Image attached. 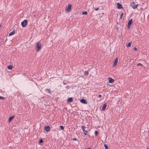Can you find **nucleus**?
Masks as SVG:
<instances>
[{
	"instance_id": "f257e3e1",
	"label": "nucleus",
	"mask_w": 149,
	"mask_h": 149,
	"mask_svg": "<svg viewBox=\"0 0 149 149\" xmlns=\"http://www.w3.org/2000/svg\"><path fill=\"white\" fill-rule=\"evenodd\" d=\"M41 44L40 42H38L36 43V51L38 52L40 49H41Z\"/></svg>"
},
{
	"instance_id": "f03ea898",
	"label": "nucleus",
	"mask_w": 149,
	"mask_h": 149,
	"mask_svg": "<svg viewBox=\"0 0 149 149\" xmlns=\"http://www.w3.org/2000/svg\"><path fill=\"white\" fill-rule=\"evenodd\" d=\"M27 23V19H25L24 21L22 22L21 25L23 27H24L26 26Z\"/></svg>"
},
{
	"instance_id": "7ed1b4c3",
	"label": "nucleus",
	"mask_w": 149,
	"mask_h": 149,
	"mask_svg": "<svg viewBox=\"0 0 149 149\" xmlns=\"http://www.w3.org/2000/svg\"><path fill=\"white\" fill-rule=\"evenodd\" d=\"M132 19H131L127 23V26L128 29H130L131 25L132 24Z\"/></svg>"
},
{
	"instance_id": "20e7f679",
	"label": "nucleus",
	"mask_w": 149,
	"mask_h": 149,
	"mask_svg": "<svg viewBox=\"0 0 149 149\" xmlns=\"http://www.w3.org/2000/svg\"><path fill=\"white\" fill-rule=\"evenodd\" d=\"M118 62V58H117L113 63V67H114L117 65Z\"/></svg>"
},
{
	"instance_id": "39448f33",
	"label": "nucleus",
	"mask_w": 149,
	"mask_h": 149,
	"mask_svg": "<svg viewBox=\"0 0 149 149\" xmlns=\"http://www.w3.org/2000/svg\"><path fill=\"white\" fill-rule=\"evenodd\" d=\"M81 128L84 132V134L85 135H86V134H87V132H88V131H87L85 130V128H86V127L84 126H81Z\"/></svg>"
},
{
	"instance_id": "423d86ee",
	"label": "nucleus",
	"mask_w": 149,
	"mask_h": 149,
	"mask_svg": "<svg viewBox=\"0 0 149 149\" xmlns=\"http://www.w3.org/2000/svg\"><path fill=\"white\" fill-rule=\"evenodd\" d=\"M131 5L133 8L136 9L137 8L138 4L135 5V3L133 2L131 3Z\"/></svg>"
},
{
	"instance_id": "0eeeda50",
	"label": "nucleus",
	"mask_w": 149,
	"mask_h": 149,
	"mask_svg": "<svg viewBox=\"0 0 149 149\" xmlns=\"http://www.w3.org/2000/svg\"><path fill=\"white\" fill-rule=\"evenodd\" d=\"M108 79L109 80V83H112L114 81V79L110 77H109L108 78Z\"/></svg>"
},
{
	"instance_id": "6e6552de",
	"label": "nucleus",
	"mask_w": 149,
	"mask_h": 149,
	"mask_svg": "<svg viewBox=\"0 0 149 149\" xmlns=\"http://www.w3.org/2000/svg\"><path fill=\"white\" fill-rule=\"evenodd\" d=\"M117 8L118 9H120L123 8V6L120 3H118L117 4Z\"/></svg>"
},
{
	"instance_id": "1a4fd4ad",
	"label": "nucleus",
	"mask_w": 149,
	"mask_h": 149,
	"mask_svg": "<svg viewBox=\"0 0 149 149\" xmlns=\"http://www.w3.org/2000/svg\"><path fill=\"white\" fill-rule=\"evenodd\" d=\"M72 7V5L71 4L68 5V7L66 9V10L68 12H70V10Z\"/></svg>"
},
{
	"instance_id": "9d476101",
	"label": "nucleus",
	"mask_w": 149,
	"mask_h": 149,
	"mask_svg": "<svg viewBox=\"0 0 149 149\" xmlns=\"http://www.w3.org/2000/svg\"><path fill=\"white\" fill-rule=\"evenodd\" d=\"M80 102L84 104H86L87 103L85 99H82L80 100Z\"/></svg>"
},
{
	"instance_id": "9b49d317",
	"label": "nucleus",
	"mask_w": 149,
	"mask_h": 149,
	"mask_svg": "<svg viewBox=\"0 0 149 149\" xmlns=\"http://www.w3.org/2000/svg\"><path fill=\"white\" fill-rule=\"evenodd\" d=\"M45 130L47 132H49L50 130V127L49 126L47 125L45 127Z\"/></svg>"
},
{
	"instance_id": "f8f14e48",
	"label": "nucleus",
	"mask_w": 149,
	"mask_h": 149,
	"mask_svg": "<svg viewBox=\"0 0 149 149\" xmlns=\"http://www.w3.org/2000/svg\"><path fill=\"white\" fill-rule=\"evenodd\" d=\"M73 99L72 97H69L68 99V102H72L73 101Z\"/></svg>"
},
{
	"instance_id": "ddd939ff",
	"label": "nucleus",
	"mask_w": 149,
	"mask_h": 149,
	"mask_svg": "<svg viewBox=\"0 0 149 149\" xmlns=\"http://www.w3.org/2000/svg\"><path fill=\"white\" fill-rule=\"evenodd\" d=\"M107 106L106 104H105V103L103 105V106L102 108V110L103 111L104 110V109Z\"/></svg>"
},
{
	"instance_id": "4468645a",
	"label": "nucleus",
	"mask_w": 149,
	"mask_h": 149,
	"mask_svg": "<svg viewBox=\"0 0 149 149\" xmlns=\"http://www.w3.org/2000/svg\"><path fill=\"white\" fill-rule=\"evenodd\" d=\"M14 116L10 117L9 119V120H8L9 122L10 123L11 121V120H12V119L14 118Z\"/></svg>"
},
{
	"instance_id": "2eb2a0df",
	"label": "nucleus",
	"mask_w": 149,
	"mask_h": 149,
	"mask_svg": "<svg viewBox=\"0 0 149 149\" xmlns=\"http://www.w3.org/2000/svg\"><path fill=\"white\" fill-rule=\"evenodd\" d=\"M15 33V30H13L12 32H10L9 33V35L10 36H11V35H13V34H14Z\"/></svg>"
},
{
	"instance_id": "dca6fc26",
	"label": "nucleus",
	"mask_w": 149,
	"mask_h": 149,
	"mask_svg": "<svg viewBox=\"0 0 149 149\" xmlns=\"http://www.w3.org/2000/svg\"><path fill=\"white\" fill-rule=\"evenodd\" d=\"M13 66L11 65H9L8 66V68L9 70H12L13 68Z\"/></svg>"
},
{
	"instance_id": "f3484780",
	"label": "nucleus",
	"mask_w": 149,
	"mask_h": 149,
	"mask_svg": "<svg viewBox=\"0 0 149 149\" xmlns=\"http://www.w3.org/2000/svg\"><path fill=\"white\" fill-rule=\"evenodd\" d=\"M45 91L46 92H47L49 93H51L50 90L49 89H45Z\"/></svg>"
},
{
	"instance_id": "a211bd4d",
	"label": "nucleus",
	"mask_w": 149,
	"mask_h": 149,
	"mask_svg": "<svg viewBox=\"0 0 149 149\" xmlns=\"http://www.w3.org/2000/svg\"><path fill=\"white\" fill-rule=\"evenodd\" d=\"M87 12L86 11H84V12H83L82 13V15H87Z\"/></svg>"
},
{
	"instance_id": "6ab92c4d",
	"label": "nucleus",
	"mask_w": 149,
	"mask_h": 149,
	"mask_svg": "<svg viewBox=\"0 0 149 149\" xmlns=\"http://www.w3.org/2000/svg\"><path fill=\"white\" fill-rule=\"evenodd\" d=\"M84 74L86 75H87L88 74V72L87 71H85L84 72Z\"/></svg>"
},
{
	"instance_id": "aec40b11",
	"label": "nucleus",
	"mask_w": 149,
	"mask_h": 149,
	"mask_svg": "<svg viewBox=\"0 0 149 149\" xmlns=\"http://www.w3.org/2000/svg\"><path fill=\"white\" fill-rule=\"evenodd\" d=\"M131 46V42H129L127 45V47H129Z\"/></svg>"
},
{
	"instance_id": "412c9836",
	"label": "nucleus",
	"mask_w": 149,
	"mask_h": 149,
	"mask_svg": "<svg viewBox=\"0 0 149 149\" xmlns=\"http://www.w3.org/2000/svg\"><path fill=\"white\" fill-rule=\"evenodd\" d=\"M104 146L105 148V149H108V146L107 144H104Z\"/></svg>"
},
{
	"instance_id": "4be33fe9",
	"label": "nucleus",
	"mask_w": 149,
	"mask_h": 149,
	"mask_svg": "<svg viewBox=\"0 0 149 149\" xmlns=\"http://www.w3.org/2000/svg\"><path fill=\"white\" fill-rule=\"evenodd\" d=\"M123 13L122 12L121 13V15H120V19H121L122 18V17H123Z\"/></svg>"
},
{
	"instance_id": "5701e85b",
	"label": "nucleus",
	"mask_w": 149,
	"mask_h": 149,
	"mask_svg": "<svg viewBox=\"0 0 149 149\" xmlns=\"http://www.w3.org/2000/svg\"><path fill=\"white\" fill-rule=\"evenodd\" d=\"M43 142V141L42 139H41L39 141V143H42Z\"/></svg>"
},
{
	"instance_id": "b1692460",
	"label": "nucleus",
	"mask_w": 149,
	"mask_h": 149,
	"mask_svg": "<svg viewBox=\"0 0 149 149\" xmlns=\"http://www.w3.org/2000/svg\"><path fill=\"white\" fill-rule=\"evenodd\" d=\"M137 66H142L143 65L141 63H139L137 64Z\"/></svg>"
},
{
	"instance_id": "393cba45",
	"label": "nucleus",
	"mask_w": 149,
	"mask_h": 149,
	"mask_svg": "<svg viewBox=\"0 0 149 149\" xmlns=\"http://www.w3.org/2000/svg\"><path fill=\"white\" fill-rule=\"evenodd\" d=\"M60 127L62 130H63L64 129V127L63 126H60Z\"/></svg>"
},
{
	"instance_id": "a878e982",
	"label": "nucleus",
	"mask_w": 149,
	"mask_h": 149,
	"mask_svg": "<svg viewBox=\"0 0 149 149\" xmlns=\"http://www.w3.org/2000/svg\"><path fill=\"white\" fill-rule=\"evenodd\" d=\"M95 136H96L98 134V132L97 131H95Z\"/></svg>"
},
{
	"instance_id": "bb28decb",
	"label": "nucleus",
	"mask_w": 149,
	"mask_h": 149,
	"mask_svg": "<svg viewBox=\"0 0 149 149\" xmlns=\"http://www.w3.org/2000/svg\"><path fill=\"white\" fill-rule=\"evenodd\" d=\"M5 98L2 97L0 96V99H4Z\"/></svg>"
},
{
	"instance_id": "cd10ccee",
	"label": "nucleus",
	"mask_w": 149,
	"mask_h": 149,
	"mask_svg": "<svg viewBox=\"0 0 149 149\" xmlns=\"http://www.w3.org/2000/svg\"><path fill=\"white\" fill-rule=\"evenodd\" d=\"M99 9V7H97L96 8H95L94 9L95 10H98Z\"/></svg>"
},
{
	"instance_id": "c85d7f7f",
	"label": "nucleus",
	"mask_w": 149,
	"mask_h": 149,
	"mask_svg": "<svg viewBox=\"0 0 149 149\" xmlns=\"http://www.w3.org/2000/svg\"><path fill=\"white\" fill-rule=\"evenodd\" d=\"M134 50H135V51H136L137 50V48L136 47H135L134 49Z\"/></svg>"
},
{
	"instance_id": "c756f323",
	"label": "nucleus",
	"mask_w": 149,
	"mask_h": 149,
	"mask_svg": "<svg viewBox=\"0 0 149 149\" xmlns=\"http://www.w3.org/2000/svg\"><path fill=\"white\" fill-rule=\"evenodd\" d=\"M98 97L100 98H101L102 97V95H98Z\"/></svg>"
},
{
	"instance_id": "7c9ffc66",
	"label": "nucleus",
	"mask_w": 149,
	"mask_h": 149,
	"mask_svg": "<svg viewBox=\"0 0 149 149\" xmlns=\"http://www.w3.org/2000/svg\"><path fill=\"white\" fill-rule=\"evenodd\" d=\"M74 140L76 141L77 140L75 138H74L73 139Z\"/></svg>"
},
{
	"instance_id": "2f4dec72",
	"label": "nucleus",
	"mask_w": 149,
	"mask_h": 149,
	"mask_svg": "<svg viewBox=\"0 0 149 149\" xmlns=\"http://www.w3.org/2000/svg\"><path fill=\"white\" fill-rule=\"evenodd\" d=\"M86 149H91V148H86Z\"/></svg>"
},
{
	"instance_id": "473e14b6",
	"label": "nucleus",
	"mask_w": 149,
	"mask_h": 149,
	"mask_svg": "<svg viewBox=\"0 0 149 149\" xmlns=\"http://www.w3.org/2000/svg\"><path fill=\"white\" fill-rule=\"evenodd\" d=\"M147 149H149V147H147Z\"/></svg>"
},
{
	"instance_id": "72a5a7b5",
	"label": "nucleus",
	"mask_w": 149,
	"mask_h": 149,
	"mask_svg": "<svg viewBox=\"0 0 149 149\" xmlns=\"http://www.w3.org/2000/svg\"><path fill=\"white\" fill-rule=\"evenodd\" d=\"M1 26V25H0V26Z\"/></svg>"
}]
</instances>
